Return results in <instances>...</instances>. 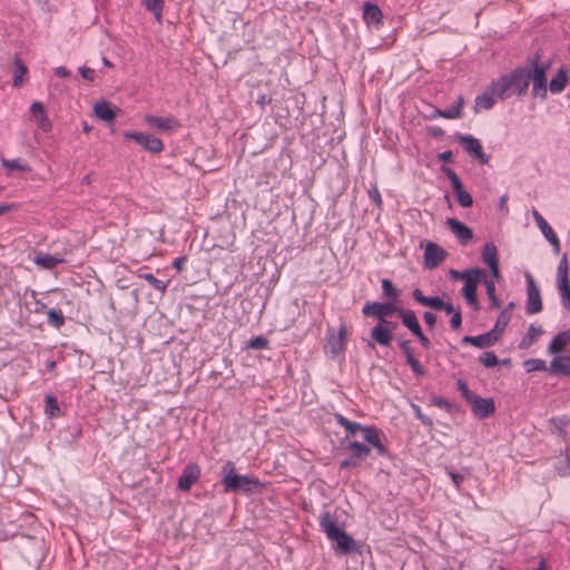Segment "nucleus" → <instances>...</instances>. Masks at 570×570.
<instances>
[{"instance_id":"obj_21","label":"nucleus","mask_w":570,"mask_h":570,"mask_svg":"<svg viewBox=\"0 0 570 570\" xmlns=\"http://www.w3.org/2000/svg\"><path fill=\"white\" fill-rule=\"evenodd\" d=\"M495 97L499 98V92L494 88V82L489 86V88L480 96L475 98V108H481L484 110H489L493 107L495 102Z\"/></svg>"},{"instance_id":"obj_40","label":"nucleus","mask_w":570,"mask_h":570,"mask_svg":"<svg viewBox=\"0 0 570 570\" xmlns=\"http://www.w3.org/2000/svg\"><path fill=\"white\" fill-rule=\"evenodd\" d=\"M47 317L48 323L56 328H60L65 324V316L61 311L51 308L47 312Z\"/></svg>"},{"instance_id":"obj_1","label":"nucleus","mask_w":570,"mask_h":570,"mask_svg":"<svg viewBox=\"0 0 570 570\" xmlns=\"http://www.w3.org/2000/svg\"><path fill=\"white\" fill-rule=\"evenodd\" d=\"M320 527L327 538L336 543V551L340 554H351L358 551L355 540L337 525L336 519L330 512L322 513Z\"/></svg>"},{"instance_id":"obj_59","label":"nucleus","mask_w":570,"mask_h":570,"mask_svg":"<svg viewBox=\"0 0 570 570\" xmlns=\"http://www.w3.org/2000/svg\"><path fill=\"white\" fill-rule=\"evenodd\" d=\"M358 463H360V461L354 459L353 455L350 453L348 458H346L340 462V468L348 469L351 466H356Z\"/></svg>"},{"instance_id":"obj_62","label":"nucleus","mask_w":570,"mask_h":570,"mask_svg":"<svg viewBox=\"0 0 570 570\" xmlns=\"http://www.w3.org/2000/svg\"><path fill=\"white\" fill-rule=\"evenodd\" d=\"M431 404L439 406V407H449L450 406V403L448 402V400H445L442 396H433L431 399Z\"/></svg>"},{"instance_id":"obj_15","label":"nucleus","mask_w":570,"mask_h":570,"mask_svg":"<svg viewBox=\"0 0 570 570\" xmlns=\"http://www.w3.org/2000/svg\"><path fill=\"white\" fill-rule=\"evenodd\" d=\"M498 341L499 334H495V331H490L478 336H464L462 337L461 343L463 345H473L479 348H487L493 346Z\"/></svg>"},{"instance_id":"obj_31","label":"nucleus","mask_w":570,"mask_h":570,"mask_svg":"<svg viewBox=\"0 0 570 570\" xmlns=\"http://www.w3.org/2000/svg\"><path fill=\"white\" fill-rule=\"evenodd\" d=\"M33 262L45 269H53L58 264L63 263V259L50 254L38 253L33 258Z\"/></svg>"},{"instance_id":"obj_60","label":"nucleus","mask_w":570,"mask_h":570,"mask_svg":"<svg viewBox=\"0 0 570 570\" xmlns=\"http://www.w3.org/2000/svg\"><path fill=\"white\" fill-rule=\"evenodd\" d=\"M424 322L430 328H433L436 324V315L432 312H424L423 314Z\"/></svg>"},{"instance_id":"obj_19","label":"nucleus","mask_w":570,"mask_h":570,"mask_svg":"<svg viewBox=\"0 0 570 570\" xmlns=\"http://www.w3.org/2000/svg\"><path fill=\"white\" fill-rule=\"evenodd\" d=\"M399 346H400L401 352L405 356L406 364L411 367L413 373L417 376H424L426 374V371L420 364V362L415 358L413 351L410 346V342L405 341V340L401 341Z\"/></svg>"},{"instance_id":"obj_3","label":"nucleus","mask_w":570,"mask_h":570,"mask_svg":"<svg viewBox=\"0 0 570 570\" xmlns=\"http://www.w3.org/2000/svg\"><path fill=\"white\" fill-rule=\"evenodd\" d=\"M222 483L225 492H249L259 484L257 479L236 473L235 463L227 461L222 468Z\"/></svg>"},{"instance_id":"obj_8","label":"nucleus","mask_w":570,"mask_h":570,"mask_svg":"<svg viewBox=\"0 0 570 570\" xmlns=\"http://www.w3.org/2000/svg\"><path fill=\"white\" fill-rule=\"evenodd\" d=\"M538 59L539 58H535L532 62L533 65V70H528L529 72V76H530V81H532L533 83V87H532V95L534 97H538L540 96L541 98H546L547 96V76H546V71L547 69L549 68L548 66H539L538 65Z\"/></svg>"},{"instance_id":"obj_28","label":"nucleus","mask_w":570,"mask_h":570,"mask_svg":"<svg viewBox=\"0 0 570 570\" xmlns=\"http://www.w3.org/2000/svg\"><path fill=\"white\" fill-rule=\"evenodd\" d=\"M570 343V328L556 335L548 346L550 354H558Z\"/></svg>"},{"instance_id":"obj_10","label":"nucleus","mask_w":570,"mask_h":570,"mask_svg":"<svg viewBox=\"0 0 570 570\" xmlns=\"http://www.w3.org/2000/svg\"><path fill=\"white\" fill-rule=\"evenodd\" d=\"M456 140L463 146L464 150L472 155L480 164L485 165L489 163V156L483 151L482 145L479 139L471 135H458Z\"/></svg>"},{"instance_id":"obj_53","label":"nucleus","mask_w":570,"mask_h":570,"mask_svg":"<svg viewBox=\"0 0 570 570\" xmlns=\"http://www.w3.org/2000/svg\"><path fill=\"white\" fill-rule=\"evenodd\" d=\"M442 171L450 179L452 187L461 183L459 176L450 167L442 166Z\"/></svg>"},{"instance_id":"obj_52","label":"nucleus","mask_w":570,"mask_h":570,"mask_svg":"<svg viewBox=\"0 0 570 570\" xmlns=\"http://www.w3.org/2000/svg\"><path fill=\"white\" fill-rule=\"evenodd\" d=\"M567 420L564 417H552L550 419L549 423L550 424H553L554 428L558 430L559 434L564 438L566 436V431H564V426L567 425Z\"/></svg>"},{"instance_id":"obj_5","label":"nucleus","mask_w":570,"mask_h":570,"mask_svg":"<svg viewBox=\"0 0 570 570\" xmlns=\"http://www.w3.org/2000/svg\"><path fill=\"white\" fill-rule=\"evenodd\" d=\"M557 286L561 297L562 306L567 311H570L569 265L566 254H563L557 268Z\"/></svg>"},{"instance_id":"obj_17","label":"nucleus","mask_w":570,"mask_h":570,"mask_svg":"<svg viewBox=\"0 0 570 570\" xmlns=\"http://www.w3.org/2000/svg\"><path fill=\"white\" fill-rule=\"evenodd\" d=\"M145 121L154 128H157L159 130L164 131H174L180 127V122L178 119H176L173 116L167 117H157V116H146Z\"/></svg>"},{"instance_id":"obj_63","label":"nucleus","mask_w":570,"mask_h":570,"mask_svg":"<svg viewBox=\"0 0 570 570\" xmlns=\"http://www.w3.org/2000/svg\"><path fill=\"white\" fill-rule=\"evenodd\" d=\"M81 76L86 79V80H89V81H92L95 79V70L94 69H90V68H80L79 69Z\"/></svg>"},{"instance_id":"obj_39","label":"nucleus","mask_w":570,"mask_h":570,"mask_svg":"<svg viewBox=\"0 0 570 570\" xmlns=\"http://www.w3.org/2000/svg\"><path fill=\"white\" fill-rule=\"evenodd\" d=\"M463 98L458 97V102L451 108L443 110L442 118L445 119H458L462 117Z\"/></svg>"},{"instance_id":"obj_7","label":"nucleus","mask_w":570,"mask_h":570,"mask_svg":"<svg viewBox=\"0 0 570 570\" xmlns=\"http://www.w3.org/2000/svg\"><path fill=\"white\" fill-rule=\"evenodd\" d=\"M527 279V304L525 311L529 315L540 313L543 308L540 289L530 273L525 274Z\"/></svg>"},{"instance_id":"obj_35","label":"nucleus","mask_w":570,"mask_h":570,"mask_svg":"<svg viewBox=\"0 0 570 570\" xmlns=\"http://www.w3.org/2000/svg\"><path fill=\"white\" fill-rule=\"evenodd\" d=\"M532 215H533V218H534L538 227L540 228V230L542 232L543 236L547 239H550L552 236L556 235V233L553 232L551 226L548 224V222L542 217V215L537 209L532 210Z\"/></svg>"},{"instance_id":"obj_37","label":"nucleus","mask_w":570,"mask_h":570,"mask_svg":"<svg viewBox=\"0 0 570 570\" xmlns=\"http://www.w3.org/2000/svg\"><path fill=\"white\" fill-rule=\"evenodd\" d=\"M511 318V314L508 309H504L500 313V315L497 318L495 325L491 331H495V334H499V338L501 337L502 333L504 332L505 327L508 326Z\"/></svg>"},{"instance_id":"obj_57","label":"nucleus","mask_w":570,"mask_h":570,"mask_svg":"<svg viewBox=\"0 0 570 570\" xmlns=\"http://www.w3.org/2000/svg\"><path fill=\"white\" fill-rule=\"evenodd\" d=\"M412 409L415 413V416L424 424V425H432V420L425 415L422 414L421 409L419 405L412 404Z\"/></svg>"},{"instance_id":"obj_58","label":"nucleus","mask_w":570,"mask_h":570,"mask_svg":"<svg viewBox=\"0 0 570 570\" xmlns=\"http://www.w3.org/2000/svg\"><path fill=\"white\" fill-rule=\"evenodd\" d=\"M368 196L375 203V205L377 207H381L382 206V197H381V194L379 191V188L376 186H373L370 190H368Z\"/></svg>"},{"instance_id":"obj_18","label":"nucleus","mask_w":570,"mask_h":570,"mask_svg":"<svg viewBox=\"0 0 570 570\" xmlns=\"http://www.w3.org/2000/svg\"><path fill=\"white\" fill-rule=\"evenodd\" d=\"M482 261L490 267L495 278L500 276L498 250L493 243H485L482 248Z\"/></svg>"},{"instance_id":"obj_47","label":"nucleus","mask_w":570,"mask_h":570,"mask_svg":"<svg viewBox=\"0 0 570 570\" xmlns=\"http://www.w3.org/2000/svg\"><path fill=\"white\" fill-rule=\"evenodd\" d=\"M140 277L148 282L154 288L160 292L166 291V283L156 278L151 273L141 274Z\"/></svg>"},{"instance_id":"obj_20","label":"nucleus","mask_w":570,"mask_h":570,"mask_svg":"<svg viewBox=\"0 0 570 570\" xmlns=\"http://www.w3.org/2000/svg\"><path fill=\"white\" fill-rule=\"evenodd\" d=\"M446 225L458 238L459 242L465 244L473 238V232L470 227L458 220L456 218H448Z\"/></svg>"},{"instance_id":"obj_41","label":"nucleus","mask_w":570,"mask_h":570,"mask_svg":"<svg viewBox=\"0 0 570 570\" xmlns=\"http://www.w3.org/2000/svg\"><path fill=\"white\" fill-rule=\"evenodd\" d=\"M523 366L527 372H534V371H549V367H547V364L543 360L540 358H530L523 362Z\"/></svg>"},{"instance_id":"obj_32","label":"nucleus","mask_w":570,"mask_h":570,"mask_svg":"<svg viewBox=\"0 0 570 570\" xmlns=\"http://www.w3.org/2000/svg\"><path fill=\"white\" fill-rule=\"evenodd\" d=\"M568 83V73L564 69L560 68L553 78L550 80L549 88L552 94L561 92Z\"/></svg>"},{"instance_id":"obj_22","label":"nucleus","mask_w":570,"mask_h":570,"mask_svg":"<svg viewBox=\"0 0 570 570\" xmlns=\"http://www.w3.org/2000/svg\"><path fill=\"white\" fill-rule=\"evenodd\" d=\"M335 420H336L337 424H340L341 426H343L345 429L346 440H348L350 438H355L358 432L362 433V435L364 434V430L366 426H363L357 422H352L348 419H346L344 415L338 414V413L335 414Z\"/></svg>"},{"instance_id":"obj_11","label":"nucleus","mask_w":570,"mask_h":570,"mask_svg":"<svg viewBox=\"0 0 570 570\" xmlns=\"http://www.w3.org/2000/svg\"><path fill=\"white\" fill-rule=\"evenodd\" d=\"M399 309L400 307L395 306L393 303L367 302L363 306L362 312L365 316L376 317L379 322H381L395 313L397 314Z\"/></svg>"},{"instance_id":"obj_46","label":"nucleus","mask_w":570,"mask_h":570,"mask_svg":"<svg viewBox=\"0 0 570 570\" xmlns=\"http://www.w3.org/2000/svg\"><path fill=\"white\" fill-rule=\"evenodd\" d=\"M556 471L561 476L570 475V453L557 462Z\"/></svg>"},{"instance_id":"obj_34","label":"nucleus","mask_w":570,"mask_h":570,"mask_svg":"<svg viewBox=\"0 0 570 570\" xmlns=\"http://www.w3.org/2000/svg\"><path fill=\"white\" fill-rule=\"evenodd\" d=\"M45 413L49 419L61 416V410L59 407L58 401L53 395H46L45 397Z\"/></svg>"},{"instance_id":"obj_42","label":"nucleus","mask_w":570,"mask_h":570,"mask_svg":"<svg viewBox=\"0 0 570 570\" xmlns=\"http://www.w3.org/2000/svg\"><path fill=\"white\" fill-rule=\"evenodd\" d=\"M382 292L386 298L393 302L399 298V291L394 287L393 283L387 278L382 279Z\"/></svg>"},{"instance_id":"obj_49","label":"nucleus","mask_w":570,"mask_h":570,"mask_svg":"<svg viewBox=\"0 0 570 570\" xmlns=\"http://www.w3.org/2000/svg\"><path fill=\"white\" fill-rule=\"evenodd\" d=\"M268 346V340L265 336H256L252 338L248 344L247 348L250 350H263Z\"/></svg>"},{"instance_id":"obj_51","label":"nucleus","mask_w":570,"mask_h":570,"mask_svg":"<svg viewBox=\"0 0 570 570\" xmlns=\"http://www.w3.org/2000/svg\"><path fill=\"white\" fill-rule=\"evenodd\" d=\"M456 385L458 390L461 392L462 396L466 402H469L475 395L473 392L469 390L466 383L463 380L459 379L456 381Z\"/></svg>"},{"instance_id":"obj_27","label":"nucleus","mask_w":570,"mask_h":570,"mask_svg":"<svg viewBox=\"0 0 570 570\" xmlns=\"http://www.w3.org/2000/svg\"><path fill=\"white\" fill-rule=\"evenodd\" d=\"M549 372L552 374L570 376V355L556 356L549 365Z\"/></svg>"},{"instance_id":"obj_16","label":"nucleus","mask_w":570,"mask_h":570,"mask_svg":"<svg viewBox=\"0 0 570 570\" xmlns=\"http://www.w3.org/2000/svg\"><path fill=\"white\" fill-rule=\"evenodd\" d=\"M382 435V432L375 426H367L362 439L375 449L377 455L384 456L387 454V449L381 441Z\"/></svg>"},{"instance_id":"obj_14","label":"nucleus","mask_w":570,"mask_h":570,"mask_svg":"<svg viewBox=\"0 0 570 570\" xmlns=\"http://www.w3.org/2000/svg\"><path fill=\"white\" fill-rule=\"evenodd\" d=\"M200 469L197 464H187L178 479V489L181 491H189L191 485L198 481Z\"/></svg>"},{"instance_id":"obj_23","label":"nucleus","mask_w":570,"mask_h":570,"mask_svg":"<svg viewBox=\"0 0 570 570\" xmlns=\"http://www.w3.org/2000/svg\"><path fill=\"white\" fill-rule=\"evenodd\" d=\"M412 296L415 302L420 303L423 306H429L436 311H442L443 306V299L439 296H425L423 295L422 291L420 288H415L412 292Z\"/></svg>"},{"instance_id":"obj_30","label":"nucleus","mask_w":570,"mask_h":570,"mask_svg":"<svg viewBox=\"0 0 570 570\" xmlns=\"http://www.w3.org/2000/svg\"><path fill=\"white\" fill-rule=\"evenodd\" d=\"M345 449L353 455L354 459L361 461L371 454V448L367 444L358 441H348Z\"/></svg>"},{"instance_id":"obj_26","label":"nucleus","mask_w":570,"mask_h":570,"mask_svg":"<svg viewBox=\"0 0 570 570\" xmlns=\"http://www.w3.org/2000/svg\"><path fill=\"white\" fill-rule=\"evenodd\" d=\"M383 13L379 6L364 2L363 6V19L367 24H380L382 22Z\"/></svg>"},{"instance_id":"obj_54","label":"nucleus","mask_w":570,"mask_h":570,"mask_svg":"<svg viewBox=\"0 0 570 570\" xmlns=\"http://www.w3.org/2000/svg\"><path fill=\"white\" fill-rule=\"evenodd\" d=\"M462 323L461 311L458 308L451 316L450 326L452 330H459Z\"/></svg>"},{"instance_id":"obj_6","label":"nucleus","mask_w":570,"mask_h":570,"mask_svg":"<svg viewBox=\"0 0 570 570\" xmlns=\"http://www.w3.org/2000/svg\"><path fill=\"white\" fill-rule=\"evenodd\" d=\"M124 138L134 140L137 145L151 154H159L164 150L163 141L153 135L138 131H126L124 134Z\"/></svg>"},{"instance_id":"obj_50","label":"nucleus","mask_w":570,"mask_h":570,"mask_svg":"<svg viewBox=\"0 0 570 570\" xmlns=\"http://www.w3.org/2000/svg\"><path fill=\"white\" fill-rule=\"evenodd\" d=\"M35 118V121L37 126L42 129L43 131H49L51 129V122L48 119V117L45 114V110L41 111L39 115H37Z\"/></svg>"},{"instance_id":"obj_9","label":"nucleus","mask_w":570,"mask_h":570,"mask_svg":"<svg viewBox=\"0 0 570 570\" xmlns=\"http://www.w3.org/2000/svg\"><path fill=\"white\" fill-rule=\"evenodd\" d=\"M346 337H347V326L345 323H342L338 327L337 334L335 335L331 330L327 332L326 336V347L331 353L332 358H335L340 354L345 351L346 347Z\"/></svg>"},{"instance_id":"obj_24","label":"nucleus","mask_w":570,"mask_h":570,"mask_svg":"<svg viewBox=\"0 0 570 570\" xmlns=\"http://www.w3.org/2000/svg\"><path fill=\"white\" fill-rule=\"evenodd\" d=\"M371 338L373 342L380 344L381 346L387 347L393 341V334H391L387 328H384L380 323H377L371 330Z\"/></svg>"},{"instance_id":"obj_45","label":"nucleus","mask_w":570,"mask_h":570,"mask_svg":"<svg viewBox=\"0 0 570 570\" xmlns=\"http://www.w3.org/2000/svg\"><path fill=\"white\" fill-rule=\"evenodd\" d=\"M484 281V284H485V289H487V295L489 297V299L491 301V306L492 307H495V308H499L501 305H500V302L498 299V297L495 296V284L492 279H483Z\"/></svg>"},{"instance_id":"obj_33","label":"nucleus","mask_w":570,"mask_h":570,"mask_svg":"<svg viewBox=\"0 0 570 570\" xmlns=\"http://www.w3.org/2000/svg\"><path fill=\"white\" fill-rule=\"evenodd\" d=\"M543 334V330L540 326H534L531 324L528 328L527 335L520 341L519 347L521 350L529 348L532 344H534L538 338Z\"/></svg>"},{"instance_id":"obj_4","label":"nucleus","mask_w":570,"mask_h":570,"mask_svg":"<svg viewBox=\"0 0 570 570\" xmlns=\"http://www.w3.org/2000/svg\"><path fill=\"white\" fill-rule=\"evenodd\" d=\"M485 278L487 272L480 267H475L473 268V274L464 279V286L461 291V294L474 311L480 308V304L476 297L478 285Z\"/></svg>"},{"instance_id":"obj_29","label":"nucleus","mask_w":570,"mask_h":570,"mask_svg":"<svg viewBox=\"0 0 570 570\" xmlns=\"http://www.w3.org/2000/svg\"><path fill=\"white\" fill-rule=\"evenodd\" d=\"M94 112L97 118L105 121H112L116 117V110L111 108L110 104L106 100H100L95 104Z\"/></svg>"},{"instance_id":"obj_13","label":"nucleus","mask_w":570,"mask_h":570,"mask_svg":"<svg viewBox=\"0 0 570 570\" xmlns=\"http://www.w3.org/2000/svg\"><path fill=\"white\" fill-rule=\"evenodd\" d=\"M468 403L474 415L480 419H487L495 411L494 401L491 397L483 399L475 394Z\"/></svg>"},{"instance_id":"obj_61","label":"nucleus","mask_w":570,"mask_h":570,"mask_svg":"<svg viewBox=\"0 0 570 570\" xmlns=\"http://www.w3.org/2000/svg\"><path fill=\"white\" fill-rule=\"evenodd\" d=\"M416 336V338L419 340V342L421 343V345L424 347V348H429L430 345H431V342L429 340V337L423 333V331H419L417 333L414 334Z\"/></svg>"},{"instance_id":"obj_56","label":"nucleus","mask_w":570,"mask_h":570,"mask_svg":"<svg viewBox=\"0 0 570 570\" xmlns=\"http://www.w3.org/2000/svg\"><path fill=\"white\" fill-rule=\"evenodd\" d=\"M448 474H449V476L451 478V480H452V482H453V484H454L455 489H456V490H460L461 484H462V482H463V480H464V475H463V474H461V473H455V472H453V471H451V470H448Z\"/></svg>"},{"instance_id":"obj_44","label":"nucleus","mask_w":570,"mask_h":570,"mask_svg":"<svg viewBox=\"0 0 570 570\" xmlns=\"http://www.w3.org/2000/svg\"><path fill=\"white\" fill-rule=\"evenodd\" d=\"M2 165L8 169H18L21 171H30V167L20 158L16 159H2Z\"/></svg>"},{"instance_id":"obj_55","label":"nucleus","mask_w":570,"mask_h":570,"mask_svg":"<svg viewBox=\"0 0 570 570\" xmlns=\"http://www.w3.org/2000/svg\"><path fill=\"white\" fill-rule=\"evenodd\" d=\"M473 274V268L471 269H466V271H463V272H458V271H454V269H451L450 271V276L452 279H466L469 276H471Z\"/></svg>"},{"instance_id":"obj_2","label":"nucleus","mask_w":570,"mask_h":570,"mask_svg":"<svg viewBox=\"0 0 570 570\" xmlns=\"http://www.w3.org/2000/svg\"><path fill=\"white\" fill-rule=\"evenodd\" d=\"M530 82L528 69L518 68L510 75L501 76L494 81V88L499 92L500 99L511 97L513 94L522 96L527 92Z\"/></svg>"},{"instance_id":"obj_25","label":"nucleus","mask_w":570,"mask_h":570,"mask_svg":"<svg viewBox=\"0 0 570 570\" xmlns=\"http://www.w3.org/2000/svg\"><path fill=\"white\" fill-rule=\"evenodd\" d=\"M397 316L401 318L403 325L412 332V334L422 330L414 311L400 307Z\"/></svg>"},{"instance_id":"obj_64","label":"nucleus","mask_w":570,"mask_h":570,"mask_svg":"<svg viewBox=\"0 0 570 570\" xmlns=\"http://www.w3.org/2000/svg\"><path fill=\"white\" fill-rule=\"evenodd\" d=\"M30 111L32 114L33 117H36L37 115H39L41 111H43V106L41 102L39 101H35L31 104V107H30Z\"/></svg>"},{"instance_id":"obj_48","label":"nucleus","mask_w":570,"mask_h":570,"mask_svg":"<svg viewBox=\"0 0 570 570\" xmlns=\"http://www.w3.org/2000/svg\"><path fill=\"white\" fill-rule=\"evenodd\" d=\"M479 361L485 366V367H493L498 365L499 360L497 355L493 352H484L480 355Z\"/></svg>"},{"instance_id":"obj_12","label":"nucleus","mask_w":570,"mask_h":570,"mask_svg":"<svg viewBox=\"0 0 570 570\" xmlns=\"http://www.w3.org/2000/svg\"><path fill=\"white\" fill-rule=\"evenodd\" d=\"M446 250L433 242H429L424 250V267L434 269L439 267L446 258Z\"/></svg>"},{"instance_id":"obj_43","label":"nucleus","mask_w":570,"mask_h":570,"mask_svg":"<svg viewBox=\"0 0 570 570\" xmlns=\"http://www.w3.org/2000/svg\"><path fill=\"white\" fill-rule=\"evenodd\" d=\"M27 73V68L20 59L14 60V77L13 87H20L22 83V77Z\"/></svg>"},{"instance_id":"obj_38","label":"nucleus","mask_w":570,"mask_h":570,"mask_svg":"<svg viewBox=\"0 0 570 570\" xmlns=\"http://www.w3.org/2000/svg\"><path fill=\"white\" fill-rule=\"evenodd\" d=\"M146 9L154 13L158 22L161 21L164 0H142Z\"/></svg>"},{"instance_id":"obj_36","label":"nucleus","mask_w":570,"mask_h":570,"mask_svg":"<svg viewBox=\"0 0 570 570\" xmlns=\"http://www.w3.org/2000/svg\"><path fill=\"white\" fill-rule=\"evenodd\" d=\"M452 189L455 193L458 202L462 207L468 208L472 206L473 198L468 191L464 190L462 183L452 187Z\"/></svg>"}]
</instances>
